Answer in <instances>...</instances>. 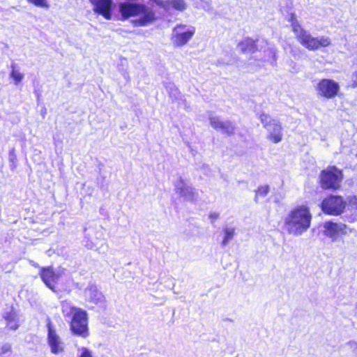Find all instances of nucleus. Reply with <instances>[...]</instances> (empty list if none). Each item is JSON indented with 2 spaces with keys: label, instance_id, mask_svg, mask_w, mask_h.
Wrapping results in <instances>:
<instances>
[{
  "label": "nucleus",
  "instance_id": "19",
  "mask_svg": "<svg viewBox=\"0 0 357 357\" xmlns=\"http://www.w3.org/2000/svg\"><path fill=\"white\" fill-rule=\"evenodd\" d=\"M259 119L260 121L262 123L263 126L267 129L269 130V127H271L272 122L273 120H270V116L266 113H261L259 116Z\"/></svg>",
  "mask_w": 357,
  "mask_h": 357
},
{
  "label": "nucleus",
  "instance_id": "14",
  "mask_svg": "<svg viewBox=\"0 0 357 357\" xmlns=\"http://www.w3.org/2000/svg\"><path fill=\"white\" fill-rule=\"evenodd\" d=\"M271 130H268L267 138L273 143L277 144L282 139V127L280 122L273 121L271 126Z\"/></svg>",
  "mask_w": 357,
  "mask_h": 357
},
{
  "label": "nucleus",
  "instance_id": "9",
  "mask_svg": "<svg viewBox=\"0 0 357 357\" xmlns=\"http://www.w3.org/2000/svg\"><path fill=\"white\" fill-rule=\"evenodd\" d=\"M39 275L43 282L53 292H58L56 283L61 277V273L56 272L52 266L40 268Z\"/></svg>",
  "mask_w": 357,
  "mask_h": 357
},
{
  "label": "nucleus",
  "instance_id": "21",
  "mask_svg": "<svg viewBox=\"0 0 357 357\" xmlns=\"http://www.w3.org/2000/svg\"><path fill=\"white\" fill-rule=\"evenodd\" d=\"M29 3H33V5L41 7V8H47L48 7L47 1L46 0H27Z\"/></svg>",
  "mask_w": 357,
  "mask_h": 357
},
{
  "label": "nucleus",
  "instance_id": "16",
  "mask_svg": "<svg viewBox=\"0 0 357 357\" xmlns=\"http://www.w3.org/2000/svg\"><path fill=\"white\" fill-rule=\"evenodd\" d=\"M170 7L178 10H183L187 8V3L184 0H169V9Z\"/></svg>",
  "mask_w": 357,
  "mask_h": 357
},
{
  "label": "nucleus",
  "instance_id": "5",
  "mask_svg": "<svg viewBox=\"0 0 357 357\" xmlns=\"http://www.w3.org/2000/svg\"><path fill=\"white\" fill-rule=\"evenodd\" d=\"M119 7L123 20L130 17L139 15H142L144 17V20L139 22H151L155 20V14L151 10H149L144 5L122 3L120 4ZM134 22H137L135 21Z\"/></svg>",
  "mask_w": 357,
  "mask_h": 357
},
{
  "label": "nucleus",
  "instance_id": "28",
  "mask_svg": "<svg viewBox=\"0 0 357 357\" xmlns=\"http://www.w3.org/2000/svg\"><path fill=\"white\" fill-rule=\"evenodd\" d=\"M33 266L36 268L39 267L38 264H34Z\"/></svg>",
  "mask_w": 357,
  "mask_h": 357
},
{
  "label": "nucleus",
  "instance_id": "22",
  "mask_svg": "<svg viewBox=\"0 0 357 357\" xmlns=\"http://www.w3.org/2000/svg\"><path fill=\"white\" fill-rule=\"evenodd\" d=\"M351 210L357 215V197H353L349 199Z\"/></svg>",
  "mask_w": 357,
  "mask_h": 357
},
{
  "label": "nucleus",
  "instance_id": "18",
  "mask_svg": "<svg viewBox=\"0 0 357 357\" xmlns=\"http://www.w3.org/2000/svg\"><path fill=\"white\" fill-rule=\"evenodd\" d=\"M270 188L268 185H263L258 187L255 190V199L259 197H266L269 192Z\"/></svg>",
  "mask_w": 357,
  "mask_h": 357
},
{
  "label": "nucleus",
  "instance_id": "11",
  "mask_svg": "<svg viewBox=\"0 0 357 357\" xmlns=\"http://www.w3.org/2000/svg\"><path fill=\"white\" fill-rule=\"evenodd\" d=\"M324 234L333 240L347 234V225L342 222L327 221L324 224Z\"/></svg>",
  "mask_w": 357,
  "mask_h": 357
},
{
  "label": "nucleus",
  "instance_id": "15",
  "mask_svg": "<svg viewBox=\"0 0 357 357\" xmlns=\"http://www.w3.org/2000/svg\"><path fill=\"white\" fill-rule=\"evenodd\" d=\"M257 40L246 38L238 43V47L242 53H254L257 51Z\"/></svg>",
  "mask_w": 357,
  "mask_h": 357
},
{
  "label": "nucleus",
  "instance_id": "1",
  "mask_svg": "<svg viewBox=\"0 0 357 357\" xmlns=\"http://www.w3.org/2000/svg\"><path fill=\"white\" fill-rule=\"evenodd\" d=\"M312 215L306 204L293 207L284 219V224L289 234L301 235L311 226Z\"/></svg>",
  "mask_w": 357,
  "mask_h": 357
},
{
  "label": "nucleus",
  "instance_id": "25",
  "mask_svg": "<svg viewBox=\"0 0 357 357\" xmlns=\"http://www.w3.org/2000/svg\"><path fill=\"white\" fill-rule=\"evenodd\" d=\"M352 81H351V88H356L357 87V70H356L355 72H354L353 75H352Z\"/></svg>",
  "mask_w": 357,
  "mask_h": 357
},
{
  "label": "nucleus",
  "instance_id": "2",
  "mask_svg": "<svg viewBox=\"0 0 357 357\" xmlns=\"http://www.w3.org/2000/svg\"><path fill=\"white\" fill-rule=\"evenodd\" d=\"M62 312L65 317L71 316L70 329L73 334L86 337L89 335L88 314L86 311L66 304L62 305Z\"/></svg>",
  "mask_w": 357,
  "mask_h": 357
},
{
  "label": "nucleus",
  "instance_id": "26",
  "mask_svg": "<svg viewBox=\"0 0 357 357\" xmlns=\"http://www.w3.org/2000/svg\"><path fill=\"white\" fill-rule=\"evenodd\" d=\"M200 1H201L200 6L202 7H203L204 9L209 8V4L207 1H206L204 0H200Z\"/></svg>",
  "mask_w": 357,
  "mask_h": 357
},
{
  "label": "nucleus",
  "instance_id": "8",
  "mask_svg": "<svg viewBox=\"0 0 357 357\" xmlns=\"http://www.w3.org/2000/svg\"><path fill=\"white\" fill-rule=\"evenodd\" d=\"M47 329V342L52 354L58 355L64 352L65 344L54 328L52 321L48 319L46 324Z\"/></svg>",
  "mask_w": 357,
  "mask_h": 357
},
{
  "label": "nucleus",
  "instance_id": "12",
  "mask_svg": "<svg viewBox=\"0 0 357 357\" xmlns=\"http://www.w3.org/2000/svg\"><path fill=\"white\" fill-rule=\"evenodd\" d=\"M211 126L215 130H221L227 135L235 132V127L231 121H222L219 118L213 116L209 119Z\"/></svg>",
  "mask_w": 357,
  "mask_h": 357
},
{
  "label": "nucleus",
  "instance_id": "6",
  "mask_svg": "<svg viewBox=\"0 0 357 357\" xmlns=\"http://www.w3.org/2000/svg\"><path fill=\"white\" fill-rule=\"evenodd\" d=\"M346 205L347 203L342 196L329 195L322 200L320 206L326 215H339L344 212Z\"/></svg>",
  "mask_w": 357,
  "mask_h": 357
},
{
  "label": "nucleus",
  "instance_id": "20",
  "mask_svg": "<svg viewBox=\"0 0 357 357\" xmlns=\"http://www.w3.org/2000/svg\"><path fill=\"white\" fill-rule=\"evenodd\" d=\"M225 236L222 241V244L225 245L229 240L231 239L234 234V229H225Z\"/></svg>",
  "mask_w": 357,
  "mask_h": 357
},
{
  "label": "nucleus",
  "instance_id": "7",
  "mask_svg": "<svg viewBox=\"0 0 357 357\" xmlns=\"http://www.w3.org/2000/svg\"><path fill=\"white\" fill-rule=\"evenodd\" d=\"M317 96L325 99H333L340 93V86L338 82L329 79H321L315 86Z\"/></svg>",
  "mask_w": 357,
  "mask_h": 357
},
{
  "label": "nucleus",
  "instance_id": "4",
  "mask_svg": "<svg viewBox=\"0 0 357 357\" xmlns=\"http://www.w3.org/2000/svg\"><path fill=\"white\" fill-rule=\"evenodd\" d=\"M343 178L342 169L329 165L320 172L319 184L323 190H337L341 188Z\"/></svg>",
  "mask_w": 357,
  "mask_h": 357
},
{
  "label": "nucleus",
  "instance_id": "13",
  "mask_svg": "<svg viewBox=\"0 0 357 357\" xmlns=\"http://www.w3.org/2000/svg\"><path fill=\"white\" fill-rule=\"evenodd\" d=\"M94 4V10L106 20H110L112 0H90Z\"/></svg>",
  "mask_w": 357,
  "mask_h": 357
},
{
  "label": "nucleus",
  "instance_id": "24",
  "mask_svg": "<svg viewBox=\"0 0 357 357\" xmlns=\"http://www.w3.org/2000/svg\"><path fill=\"white\" fill-rule=\"evenodd\" d=\"M79 357H93L91 351L87 348L83 347L82 348V353L79 356Z\"/></svg>",
  "mask_w": 357,
  "mask_h": 357
},
{
  "label": "nucleus",
  "instance_id": "3",
  "mask_svg": "<svg viewBox=\"0 0 357 357\" xmlns=\"http://www.w3.org/2000/svg\"><path fill=\"white\" fill-rule=\"evenodd\" d=\"M293 31L298 42L306 49L314 51L322 47H326L331 45V40L326 36L315 38L312 36L300 24H294Z\"/></svg>",
  "mask_w": 357,
  "mask_h": 357
},
{
  "label": "nucleus",
  "instance_id": "27",
  "mask_svg": "<svg viewBox=\"0 0 357 357\" xmlns=\"http://www.w3.org/2000/svg\"><path fill=\"white\" fill-rule=\"evenodd\" d=\"M102 296L100 294V296L97 299L93 300V298H91V301L95 303H98V302L102 301Z\"/></svg>",
  "mask_w": 357,
  "mask_h": 357
},
{
  "label": "nucleus",
  "instance_id": "29",
  "mask_svg": "<svg viewBox=\"0 0 357 357\" xmlns=\"http://www.w3.org/2000/svg\"><path fill=\"white\" fill-rule=\"evenodd\" d=\"M139 25H146V24H144V23H142V24H138Z\"/></svg>",
  "mask_w": 357,
  "mask_h": 357
},
{
  "label": "nucleus",
  "instance_id": "23",
  "mask_svg": "<svg viewBox=\"0 0 357 357\" xmlns=\"http://www.w3.org/2000/svg\"><path fill=\"white\" fill-rule=\"evenodd\" d=\"M15 318H16V314L13 311L8 312L6 313V314L4 315V319L8 322H12V321H15Z\"/></svg>",
  "mask_w": 357,
  "mask_h": 357
},
{
  "label": "nucleus",
  "instance_id": "10",
  "mask_svg": "<svg viewBox=\"0 0 357 357\" xmlns=\"http://www.w3.org/2000/svg\"><path fill=\"white\" fill-rule=\"evenodd\" d=\"M195 33V29H186L184 24L176 25L173 30L172 40L174 47L185 45Z\"/></svg>",
  "mask_w": 357,
  "mask_h": 357
},
{
  "label": "nucleus",
  "instance_id": "17",
  "mask_svg": "<svg viewBox=\"0 0 357 357\" xmlns=\"http://www.w3.org/2000/svg\"><path fill=\"white\" fill-rule=\"evenodd\" d=\"M11 68L10 77L13 79L16 84H18L22 80L24 75L16 69V66L15 64H12Z\"/></svg>",
  "mask_w": 357,
  "mask_h": 357
}]
</instances>
